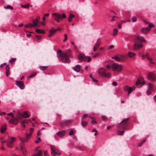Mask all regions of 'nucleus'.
<instances>
[{"instance_id":"nucleus-52","label":"nucleus","mask_w":156,"mask_h":156,"mask_svg":"<svg viewBox=\"0 0 156 156\" xmlns=\"http://www.w3.org/2000/svg\"><path fill=\"white\" fill-rule=\"evenodd\" d=\"M111 68V66L110 65H108L106 66V70H109V69H110Z\"/></svg>"},{"instance_id":"nucleus-61","label":"nucleus","mask_w":156,"mask_h":156,"mask_svg":"<svg viewBox=\"0 0 156 156\" xmlns=\"http://www.w3.org/2000/svg\"><path fill=\"white\" fill-rule=\"evenodd\" d=\"M122 27V24L120 23L118 24V28L119 29H121Z\"/></svg>"},{"instance_id":"nucleus-28","label":"nucleus","mask_w":156,"mask_h":156,"mask_svg":"<svg viewBox=\"0 0 156 156\" xmlns=\"http://www.w3.org/2000/svg\"><path fill=\"white\" fill-rule=\"evenodd\" d=\"M20 140L21 141V144H22V143H24L25 142L27 141L28 140L26 137H20Z\"/></svg>"},{"instance_id":"nucleus-30","label":"nucleus","mask_w":156,"mask_h":156,"mask_svg":"<svg viewBox=\"0 0 156 156\" xmlns=\"http://www.w3.org/2000/svg\"><path fill=\"white\" fill-rule=\"evenodd\" d=\"M9 124H14V125H16L18 123V122H14L13 118L10 119L9 121Z\"/></svg>"},{"instance_id":"nucleus-33","label":"nucleus","mask_w":156,"mask_h":156,"mask_svg":"<svg viewBox=\"0 0 156 156\" xmlns=\"http://www.w3.org/2000/svg\"><path fill=\"white\" fill-rule=\"evenodd\" d=\"M30 4H27L24 5H21V7L24 8H28L30 6Z\"/></svg>"},{"instance_id":"nucleus-15","label":"nucleus","mask_w":156,"mask_h":156,"mask_svg":"<svg viewBox=\"0 0 156 156\" xmlns=\"http://www.w3.org/2000/svg\"><path fill=\"white\" fill-rule=\"evenodd\" d=\"M30 115V112L28 111L24 112L22 114L20 115L23 118H27Z\"/></svg>"},{"instance_id":"nucleus-36","label":"nucleus","mask_w":156,"mask_h":156,"mask_svg":"<svg viewBox=\"0 0 156 156\" xmlns=\"http://www.w3.org/2000/svg\"><path fill=\"white\" fill-rule=\"evenodd\" d=\"M145 57L149 61H152V59L151 57H150L148 53H146Z\"/></svg>"},{"instance_id":"nucleus-32","label":"nucleus","mask_w":156,"mask_h":156,"mask_svg":"<svg viewBox=\"0 0 156 156\" xmlns=\"http://www.w3.org/2000/svg\"><path fill=\"white\" fill-rule=\"evenodd\" d=\"M118 32V29L116 28H115L113 30V35L114 36H115L117 35Z\"/></svg>"},{"instance_id":"nucleus-18","label":"nucleus","mask_w":156,"mask_h":156,"mask_svg":"<svg viewBox=\"0 0 156 156\" xmlns=\"http://www.w3.org/2000/svg\"><path fill=\"white\" fill-rule=\"evenodd\" d=\"M21 149L22 151L23 155L25 156H26L27 153V151L26 150V148L24 146V144L23 145H20Z\"/></svg>"},{"instance_id":"nucleus-20","label":"nucleus","mask_w":156,"mask_h":156,"mask_svg":"<svg viewBox=\"0 0 156 156\" xmlns=\"http://www.w3.org/2000/svg\"><path fill=\"white\" fill-rule=\"evenodd\" d=\"M10 68L9 65H7L5 67V73L7 76H9L10 74L9 72Z\"/></svg>"},{"instance_id":"nucleus-5","label":"nucleus","mask_w":156,"mask_h":156,"mask_svg":"<svg viewBox=\"0 0 156 156\" xmlns=\"http://www.w3.org/2000/svg\"><path fill=\"white\" fill-rule=\"evenodd\" d=\"M135 89V87L134 86H133L132 87H129L128 85H126L123 87L124 90L126 92H128V95L129 96L130 94L133 90Z\"/></svg>"},{"instance_id":"nucleus-41","label":"nucleus","mask_w":156,"mask_h":156,"mask_svg":"<svg viewBox=\"0 0 156 156\" xmlns=\"http://www.w3.org/2000/svg\"><path fill=\"white\" fill-rule=\"evenodd\" d=\"M101 118L102 119L103 121H106L107 120V117L105 116H104V115L101 116Z\"/></svg>"},{"instance_id":"nucleus-63","label":"nucleus","mask_w":156,"mask_h":156,"mask_svg":"<svg viewBox=\"0 0 156 156\" xmlns=\"http://www.w3.org/2000/svg\"><path fill=\"white\" fill-rule=\"evenodd\" d=\"M112 84L113 86H117V83L116 82H113Z\"/></svg>"},{"instance_id":"nucleus-7","label":"nucleus","mask_w":156,"mask_h":156,"mask_svg":"<svg viewBox=\"0 0 156 156\" xmlns=\"http://www.w3.org/2000/svg\"><path fill=\"white\" fill-rule=\"evenodd\" d=\"M51 153L52 155H59L61 154V151L56 149L54 146L51 145Z\"/></svg>"},{"instance_id":"nucleus-22","label":"nucleus","mask_w":156,"mask_h":156,"mask_svg":"<svg viewBox=\"0 0 156 156\" xmlns=\"http://www.w3.org/2000/svg\"><path fill=\"white\" fill-rule=\"evenodd\" d=\"M73 122L72 120H68L64 121L63 123V125H67L71 124Z\"/></svg>"},{"instance_id":"nucleus-26","label":"nucleus","mask_w":156,"mask_h":156,"mask_svg":"<svg viewBox=\"0 0 156 156\" xmlns=\"http://www.w3.org/2000/svg\"><path fill=\"white\" fill-rule=\"evenodd\" d=\"M35 32L37 33H41L42 34H44L45 31L43 30L40 29H37L35 30Z\"/></svg>"},{"instance_id":"nucleus-29","label":"nucleus","mask_w":156,"mask_h":156,"mask_svg":"<svg viewBox=\"0 0 156 156\" xmlns=\"http://www.w3.org/2000/svg\"><path fill=\"white\" fill-rule=\"evenodd\" d=\"M48 67L47 66H39L40 69L42 70H46Z\"/></svg>"},{"instance_id":"nucleus-64","label":"nucleus","mask_w":156,"mask_h":156,"mask_svg":"<svg viewBox=\"0 0 156 156\" xmlns=\"http://www.w3.org/2000/svg\"><path fill=\"white\" fill-rule=\"evenodd\" d=\"M44 156H47L48 154V152L47 151L44 152Z\"/></svg>"},{"instance_id":"nucleus-12","label":"nucleus","mask_w":156,"mask_h":156,"mask_svg":"<svg viewBox=\"0 0 156 156\" xmlns=\"http://www.w3.org/2000/svg\"><path fill=\"white\" fill-rule=\"evenodd\" d=\"M16 86L20 87L21 89H23L24 88V83L22 81H16Z\"/></svg>"},{"instance_id":"nucleus-50","label":"nucleus","mask_w":156,"mask_h":156,"mask_svg":"<svg viewBox=\"0 0 156 156\" xmlns=\"http://www.w3.org/2000/svg\"><path fill=\"white\" fill-rule=\"evenodd\" d=\"M75 16L74 15L71 13H70L69 14V18L70 19H72Z\"/></svg>"},{"instance_id":"nucleus-2","label":"nucleus","mask_w":156,"mask_h":156,"mask_svg":"<svg viewBox=\"0 0 156 156\" xmlns=\"http://www.w3.org/2000/svg\"><path fill=\"white\" fill-rule=\"evenodd\" d=\"M57 55L58 58L62 57V60L63 62L67 63L70 62V61L69 56L66 54H63L61 50L58 51Z\"/></svg>"},{"instance_id":"nucleus-53","label":"nucleus","mask_w":156,"mask_h":156,"mask_svg":"<svg viewBox=\"0 0 156 156\" xmlns=\"http://www.w3.org/2000/svg\"><path fill=\"white\" fill-rule=\"evenodd\" d=\"M61 19L62 18H63L65 19L66 18V15L65 13H63L62 15V16H61Z\"/></svg>"},{"instance_id":"nucleus-25","label":"nucleus","mask_w":156,"mask_h":156,"mask_svg":"<svg viewBox=\"0 0 156 156\" xmlns=\"http://www.w3.org/2000/svg\"><path fill=\"white\" fill-rule=\"evenodd\" d=\"M58 30L57 29H54V28H53L51 29L49 31V33L50 34H52L56 32Z\"/></svg>"},{"instance_id":"nucleus-34","label":"nucleus","mask_w":156,"mask_h":156,"mask_svg":"<svg viewBox=\"0 0 156 156\" xmlns=\"http://www.w3.org/2000/svg\"><path fill=\"white\" fill-rule=\"evenodd\" d=\"M25 27L26 28H32L33 27L32 23H28L27 25H25Z\"/></svg>"},{"instance_id":"nucleus-54","label":"nucleus","mask_w":156,"mask_h":156,"mask_svg":"<svg viewBox=\"0 0 156 156\" xmlns=\"http://www.w3.org/2000/svg\"><path fill=\"white\" fill-rule=\"evenodd\" d=\"M33 23H34L33 24H32L33 27L37 26V22H35V21H34L33 22Z\"/></svg>"},{"instance_id":"nucleus-27","label":"nucleus","mask_w":156,"mask_h":156,"mask_svg":"<svg viewBox=\"0 0 156 156\" xmlns=\"http://www.w3.org/2000/svg\"><path fill=\"white\" fill-rule=\"evenodd\" d=\"M13 143L12 141H9L7 142V146L10 148H12L13 146Z\"/></svg>"},{"instance_id":"nucleus-35","label":"nucleus","mask_w":156,"mask_h":156,"mask_svg":"<svg viewBox=\"0 0 156 156\" xmlns=\"http://www.w3.org/2000/svg\"><path fill=\"white\" fill-rule=\"evenodd\" d=\"M112 59H115V60H116L117 61L120 62L121 61L120 58L119 57L117 56L112 57Z\"/></svg>"},{"instance_id":"nucleus-37","label":"nucleus","mask_w":156,"mask_h":156,"mask_svg":"<svg viewBox=\"0 0 156 156\" xmlns=\"http://www.w3.org/2000/svg\"><path fill=\"white\" fill-rule=\"evenodd\" d=\"M16 60V58H12L11 59H10L9 60V62L12 64L13 62H15Z\"/></svg>"},{"instance_id":"nucleus-3","label":"nucleus","mask_w":156,"mask_h":156,"mask_svg":"<svg viewBox=\"0 0 156 156\" xmlns=\"http://www.w3.org/2000/svg\"><path fill=\"white\" fill-rule=\"evenodd\" d=\"M99 75L101 76L107 78H110L111 76V74L110 73H106V69L103 68H101L98 71Z\"/></svg>"},{"instance_id":"nucleus-48","label":"nucleus","mask_w":156,"mask_h":156,"mask_svg":"<svg viewBox=\"0 0 156 156\" xmlns=\"http://www.w3.org/2000/svg\"><path fill=\"white\" fill-rule=\"evenodd\" d=\"M7 8L8 9H10L11 10H13V7H12L11 5H8L6 6Z\"/></svg>"},{"instance_id":"nucleus-8","label":"nucleus","mask_w":156,"mask_h":156,"mask_svg":"<svg viewBox=\"0 0 156 156\" xmlns=\"http://www.w3.org/2000/svg\"><path fill=\"white\" fill-rule=\"evenodd\" d=\"M52 15L53 16V18L57 23H59V21L61 20V15L59 13H53Z\"/></svg>"},{"instance_id":"nucleus-57","label":"nucleus","mask_w":156,"mask_h":156,"mask_svg":"<svg viewBox=\"0 0 156 156\" xmlns=\"http://www.w3.org/2000/svg\"><path fill=\"white\" fill-rule=\"evenodd\" d=\"M87 57V62H90L91 61V58H90V57Z\"/></svg>"},{"instance_id":"nucleus-11","label":"nucleus","mask_w":156,"mask_h":156,"mask_svg":"<svg viewBox=\"0 0 156 156\" xmlns=\"http://www.w3.org/2000/svg\"><path fill=\"white\" fill-rule=\"evenodd\" d=\"M152 24L149 23V26H147V28H143L142 29V31L145 34L147 33L151 29V27L153 26Z\"/></svg>"},{"instance_id":"nucleus-17","label":"nucleus","mask_w":156,"mask_h":156,"mask_svg":"<svg viewBox=\"0 0 156 156\" xmlns=\"http://www.w3.org/2000/svg\"><path fill=\"white\" fill-rule=\"evenodd\" d=\"M144 83V81L142 77H140L138 78L136 85L143 84Z\"/></svg>"},{"instance_id":"nucleus-14","label":"nucleus","mask_w":156,"mask_h":156,"mask_svg":"<svg viewBox=\"0 0 156 156\" xmlns=\"http://www.w3.org/2000/svg\"><path fill=\"white\" fill-rule=\"evenodd\" d=\"M101 42V41L99 39H98L97 42L96 43L93 47V51H95L100 46V44Z\"/></svg>"},{"instance_id":"nucleus-62","label":"nucleus","mask_w":156,"mask_h":156,"mask_svg":"<svg viewBox=\"0 0 156 156\" xmlns=\"http://www.w3.org/2000/svg\"><path fill=\"white\" fill-rule=\"evenodd\" d=\"M99 54L98 53H96L95 55H93V57L94 58H95L97 57H98L99 56Z\"/></svg>"},{"instance_id":"nucleus-31","label":"nucleus","mask_w":156,"mask_h":156,"mask_svg":"<svg viewBox=\"0 0 156 156\" xmlns=\"http://www.w3.org/2000/svg\"><path fill=\"white\" fill-rule=\"evenodd\" d=\"M128 55L129 57L132 58L134 56L136 55V54L131 52H129L128 53Z\"/></svg>"},{"instance_id":"nucleus-51","label":"nucleus","mask_w":156,"mask_h":156,"mask_svg":"<svg viewBox=\"0 0 156 156\" xmlns=\"http://www.w3.org/2000/svg\"><path fill=\"white\" fill-rule=\"evenodd\" d=\"M13 118V119L14 122H19L18 119H17V118H15L14 116H13V118Z\"/></svg>"},{"instance_id":"nucleus-24","label":"nucleus","mask_w":156,"mask_h":156,"mask_svg":"<svg viewBox=\"0 0 156 156\" xmlns=\"http://www.w3.org/2000/svg\"><path fill=\"white\" fill-rule=\"evenodd\" d=\"M6 129V126L5 125H4L3 126H2L0 129V131L2 133H4Z\"/></svg>"},{"instance_id":"nucleus-59","label":"nucleus","mask_w":156,"mask_h":156,"mask_svg":"<svg viewBox=\"0 0 156 156\" xmlns=\"http://www.w3.org/2000/svg\"><path fill=\"white\" fill-rule=\"evenodd\" d=\"M34 131V129L33 128H31L30 129V133H31V135H32V132L33 131Z\"/></svg>"},{"instance_id":"nucleus-56","label":"nucleus","mask_w":156,"mask_h":156,"mask_svg":"<svg viewBox=\"0 0 156 156\" xmlns=\"http://www.w3.org/2000/svg\"><path fill=\"white\" fill-rule=\"evenodd\" d=\"M11 139L12 140L10 141H12V142L13 143V142L15 141L16 140V138L15 137H12L11 138Z\"/></svg>"},{"instance_id":"nucleus-46","label":"nucleus","mask_w":156,"mask_h":156,"mask_svg":"<svg viewBox=\"0 0 156 156\" xmlns=\"http://www.w3.org/2000/svg\"><path fill=\"white\" fill-rule=\"evenodd\" d=\"M7 116H10L11 117H12V118H13L14 115L12 112H10L9 113L7 114Z\"/></svg>"},{"instance_id":"nucleus-49","label":"nucleus","mask_w":156,"mask_h":156,"mask_svg":"<svg viewBox=\"0 0 156 156\" xmlns=\"http://www.w3.org/2000/svg\"><path fill=\"white\" fill-rule=\"evenodd\" d=\"M41 141V139L40 137H38V139L35 141L36 143L37 144L39 143Z\"/></svg>"},{"instance_id":"nucleus-39","label":"nucleus","mask_w":156,"mask_h":156,"mask_svg":"<svg viewBox=\"0 0 156 156\" xmlns=\"http://www.w3.org/2000/svg\"><path fill=\"white\" fill-rule=\"evenodd\" d=\"M22 122H23V123H24V124L25 123L27 124V123H28L29 122H31V121L30 120H28L27 119H25V120H23L22 121Z\"/></svg>"},{"instance_id":"nucleus-16","label":"nucleus","mask_w":156,"mask_h":156,"mask_svg":"<svg viewBox=\"0 0 156 156\" xmlns=\"http://www.w3.org/2000/svg\"><path fill=\"white\" fill-rule=\"evenodd\" d=\"M148 89L147 91V95H149L151 94V91L152 90V86L150 83H148Z\"/></svg>"},{"instance_id":"nucleus-19","label":"nucleus","mask_w":156,"mask_h":156,"mask_svg":"<svg viewBox=\"0 0 156 156\" xmlns=\"http://www.w3.org/2000/svg\"><path fill=\"white\" fill-rule=\"evenodd\" d=\"M66 131L64 130L59 131L57 133V134L60 137H62L64 136L65 134Z\"/></svg>"},{"instance_id":"nucleus-13","label":"nucleus","mask_w":156,"mask_h":156,"mask_svg":"<svg viewBox=\"0 0 156 156\" xmlns=\"http://www.w3.org/2000/svg\"><path fill=\"white\" fill-rule=\"evenodd\" d=\"M88 117L90 119H92L91 121V123L93 125H95L97 124V122L96 121V120L94 119V117H91L90 115H88L87 114H85L83 116V118L84 119L86 117Z\"/></svg>"},{"instance_id":"nucleus-47","label":"nucleus","mask_w":156,"mask_h":156,"mask_svg":"<svg viewBox=\"0 0 156 156\" xmlns=\"http://www.w3.org/2000/svg\"><path fill=\"white\" fill-rule=\"evenodd\" d=\"M65 38L63 40V41L64 42H66L67 39V34H65L64 35Z\"/></svg>"},{"instance_id":"nucleus-10","label":"nucleus","mask_w":156,"mask_h":156,"mask_svg":"<svg viewBox=\"0 0 156 156\" xmlns=\"http://www.w3.org/2000/svg\"><path fill=\"white\" fill-rule=\"evenodd\" d=\"M87 56H86L84 54L80 53L78 55V58L79 60V62H81L82 61L86 60Z\"/></svg>"},{"instance_id":"nucleus-44","label":"nucleus","mask_w":156,"mask_h":156,"mask_svg":"<svg viewBox=\"0 0 156 156\" xmlns=\"http://www.w3.org/2000/svg\"><path fill=\"white\" fill-rule=\"evenodd\" d=\"M31 133H30L29 134H27L26 138L27 139L29 140L31 136Z\"/></svg>"},{"instance_id":"nucleus-58","label":"nucleus","mask_w":156,"mask_h":156,"mask_svg":"<svg viewBox=\"0 0 156 156\" xmlns=\"http://www.w3.org/2000/svg\"><path fill=\"white\" fill-rule=\"evenodd\" d=\"M36 37H37L38 40H40L41 38V37L39 35H36Z\"/></svg>"},{"instance_id":"nucleus-23","label":"nucleus","mask_w":156,"mask_h":156,"mask_svg":"<svg viewBox=\"0 0 156 156\" xmlns=\"http://www.w3.org/2000/svg\"><path fill=\"white\" fill-rule=\"evenodd\" d=\"M43 155V151L42 150H39L36 154H34L32 156H42Z\"/></svg>"},{"instance_id":"nucleus-38","label":"nucleus","mask_w":156,"mask_h":156,"mask_svg":"<svg viewBox=\"0 0 156 156\" xmlns=\"http://www.w3.org/2000/svg\"><path fill=\"white\" fill-rule=\"evenodd\" d=\"M125 131H120L119 130H118V133L119 135H123L124 134Z\"/></svg>"},{"instance_id":"nucleus-42","label":"nucleus","mask_w":156,"mask_h":156,"mask_svg":"<svg viewBox=\"0 0 156 156\" xmlns=\"http://www.w3.org/2000/svg\"><path fill=\"white\" fill-rule=\"evenodd\" d=\"M36 75V73H32L28 77L29 78H31V77H34Z\"/></svg>"},{"instance_id":"nucleus-6","label":"nucleus","mask_w":156,"mask_h":156,"mask_svg":"<svg viewBox=\"0 0 156 156\" xmlns=\"http://www.w3.org/2000/svg\"><path fill=\"white\" fill-rule=\"evenodd\" d=\"M112 70L113 71H120L122 69V67L121 65L115 63H114L112 64Z\"/></svg>"},{"instance_id":"nucleus-45","label":"nucleus","mask_w":156,"mask_h":156,"mask_svg":"<svg viewBox=\"0 0 156 156\" xmlns=\"http://www.w3.org/2000/svg\"><path fill=\"white\" fill-rule=\"evenodd\" d=\"M131 19L133 22H135L137 20V18L135 16L132 17Z\"/></svg>"},{"instance_id":"nucleus-4","label":"nucleus","mask_w":156,"mask_h":156,"mask_svg":"<svg viewBox=\"0 0 156 156\" xmlns=\"http://www.w3.org/2000/svg\"><path fill=\"white\" fill-rule=\"evenodd\" d=\"M129 119V118H127L124 119L118 125V127L119 128L125 129L127 127L128 124V121Z\"/></svg>"},{"instance_id":"nucleus-40","label":"nucleus","mask_w":156,"mask_h":156,"mask_svg":"<svg viewBox=\"0 0 156 156\" xmlns=\"http://www.w3.org/2000/svg\"><path fill=\"white\" fill-rule=\"evenodd\" d=\"M82 125L83 126L85 127L87 125V122L84 121H83L82 122Z\"/></svg>"},{"instance_id":"nucleus-9","label":"nucleus","mask_w":156,"mask_h":156,"mask_svg":"<svg viewBox=\"0 0 156 156\" xmlns=\"http://www.w3.org/2000/svg\"><path fill=\"white\" fill-rule=\"evenodd\" d=\"M147 78L151 81H154L156 80V75L152 73H149L148 74Z\"/></svg>"},{"instance_id":"nucleus-43","label":"nucleus","mask_w":156,"mask_h":156,"mask_svg":"<svg viewBox=\"0 0 156 156\" xmlns=\"http://www.w3.org/2000/svg\"><path fill=\"white\" fill-rule=\"evenodd\" d=\"M120 58L121 61H122V60L124 61V60H125V59H126V57L125 56H124V55L121 56H120Z\"/></svg>"},{"instance_id":"nucleus-21","label":"nucleus","mask_w":156,"mask_h":156,"mask_svg":"<svg viewBox=\"0 0 156 156\" xmlns=\"http://www.w3.org/2000/svg\"><path fill=\"white\" fill-rule=\"evenodd\" d=\"M81 66L80 65H77L74 68V70L77 72H79L80 70Z\"/></svg>"},{"instance_id":"nucleus-60","label":"nucleus","mask_w":156,"mask_h":156,"mask_svg":"<svg viewBox=\"0 0 156 156\" xmlns=\"http://www.w3.org/2000/svg\"><path fill=\"white\" fill-rule=\"evenodd\" d=\"M40 19V16H38L37 17V18L36 19V20L35 21V22H37V23L38 21H39V19Z\"/></svg>"},{"instance_id":"nucleus-1","label":"nucleus","mask_w":156,"mask_h":156,"mask_svg":"<svg viewBox=\"0 0 156 156\" xmlns=\"http://www.w3.org/2000/svg\"><path fill=\"white\" fill-rule=\"evenodd\" d=\"M136 41L133 48L135 50H137L143 47V45L141 43L144 41V40L142 37L138 36L136 38Z\"/></svg>"},{"instance_id":"nucleus-55","label":"nucleus","mask_w":156,"mask_h":156,"mask_svg":"<svg viewBox=\"0 0 156 156\" xmlns=\"http://www.w3.org/2000/svg\"><path fill=\"white\" fill-rule=\"evenodd\" d=\"M74 131L73 130H71L69 133V135H72L73 134Z\"/></svg>"}]
</instances>
